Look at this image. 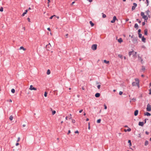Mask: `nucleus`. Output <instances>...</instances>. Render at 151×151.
Segmentation results:
<instances>
[{
    "instance_id": "1",
    "label": "nucleus",
    "mask_w": 151,
    "mask_h": 151,
    "mask_svg": "<svg viewBox=\"0 0 151 151\" xmlns=\"http://www.w3.org/2000/svg\"><path fill=\"white\" fill-rule=\"evenodd\" d=\"M136 82H134L132 83V85L133 86H137L138 88H139V80L137 78H135V79Z\"/></svg>"
},
{
    "instance_id": "2",
    "label": "nucleus",
    "mask_w": 151,
    "mask_h": 151,
    "mask_svg": "<svg viewBox=\"0 0 151 151\" xmlns=\"http://www.w3.org/2000/svg\"><path fill=\"white\" fill-rule=\"evenodd\" d=\"M146 110L147 111H151V106L149 104H148L147 106Z\"/></svg>"
},
{
    "instance_id": "3",
    "label": "nucleus",
    "mask_w": 151,
    "mask_h": 151,
    "mask_svg": "<svg viewBox=\"0 0 151 151\" xmlns=\"http://www.w3.org/2000/svg\"><path fill=\"white\" fill-rule=\"evenodd\" d=\"M97 45L96 44H93L91 46V49L93 50H96L97 49Z\"/></svg>"
},
{
    "instance_id": "4",
    "label": "nucleus",
    "mask_w": 151,
    "mask_h": 151,
    "mask_svg": "<svg viewBox=\"0 0 151 151\" xmlns=\"http://www.w3.org/2000/svg\"><path fill=\"white\" fill-rule=\"evenodd\" d=\"M116 20H117V19L116 18V16H114L113 17V20L111 21V23H114Z\"/></svg>"
},
{
    "instance_id": "5",
    "label": "nucleus",
    "mask_w": 151,
    "mask_h": 151,
    "mask_svg": "<svg viewBox=\"0 0 151 151\" xmlns=\"http://www.w3.org/2000/svg\"><path fill=\"white\" fill-rule=\"evenodd\" d=\"M29 89L30 90H37L36 88L34 87H33V86L32 85H31L30 86V87L29 88Z\"/></svg>"
},
{
    "instance_id": "6",
    "label": "nucleus",
    "mask_w": 151,
    "mask_h": 151,
    "mask_svg": "<svg viewBox=\"0 0 151 151\" xmlns=\"http://www.w3.org/2000/svg\"><path fill=\"white\" fill-rule=\"evenodd\" d=\"M137 52H135L134 51V52H132V57L134 58H136V54H137Z\"/></svg>"
},
{
    "instance_id": "7",
    "label": "nucleus",
    "mask_w": 151,
    "mask_h": 151,
    "mask_svg": "<svg viewBox=\"0 0 151 151\" xmlns=\"http://www.w3.org/2000/svg\"><path fill=\"white\" fill-rule=\"evenodd\" d=\"M137 6V4L136 3H133V6H132V10H134L135 9L136 7Z\"/></svg>"
},
{
    "instance_id": "8",
    "label": "nucleus",
    "mask_w": 151,
    "mask_h": 151,
    "mask_svg": "<svg viewBox=\"0 0 151 151\" xmlns=\"http://www.w3.org/2000/svg\"><path fill=\"white\" fill-rule=\"evenodd\" d=\"M144 124V122H139L138 125L139 126L143 127Z\"/></svg>"
},
{
    "instance_id": "9",
    "label": "nucleus",
    "mask_w": 151,
    "mask_h": 151,
    "mask_svg": "<svg viewBox=\"0 0 151 151\" xmlns=\"http://www.w3.org/2000/svg\"><path fill=\"white\" fill-rule=\"evenodd\" d=\"M133 42L134 43H137V40L136 38H134V37L133 38L132 40Z\"/></svg>"
},
{
    "instance_id": "10",
    "label": "nucleus",
    "mask_w": 151,
    "mask_h": 151,
    "mask_svg": "<svg viewBox=\"0 0 151 151\" xmlns=\"http://www.w3.org/2000/svg\"><path fill=\"white\" fill-rule=\"evenodd\" d=\"M138 60L140 62H141V63H142V61H143V60L142 59V58L140 57L139 55L138 57Z\"/></svg>"
},
{
    "instance_id": "11",
    "label": "nucleus",
    "mask_w": 151,
    "mask_h": 151,
    "mask_svg": "<svg viewBox=\"0 0 151 151\" xmlns=\"http://www.w3.org/2000/svg\"><path fill=\"white\" fill-rule=\"evenodd\" d=\"M142 18L143 19H144L145 20H147V19H148V17H147V16L146 15H145L142 17Z\"/></svg>"
},
{
    "instance_id": "12",
    "label": "nucleus",
    "mask_w": 151,
    "mask_h": 151,
    "mask_svg": "<svg viewBox=\"0 0 151 151\" xmlns=\"http://www.w3.org/2000/svg\"><path fill=\"white\" fill-rule=\"evenodd\" d=\"M138 110H136L134 112V115L135 116H136L138 115Z\"/></svg>"
},
{
    "instance_id": "13",
    "label": "nucleus",
    "mask_w": 151,
    "mask_h": 151,
    "mask_svg": "<svg viewBox=\"0 0 151 151\" xmlns=\"http://www.w3.org/2000/svg\"><path fill=\"white\" fill-rule=\"evenodd\" d=\"M144 115L145 116L146 115L147 116H150L151 115V114L148 112H146L145 113Z\"/></svg>"
},
{
    "instance_id": "14",
    "label": "nucleus",
    "mask_w": 151,
    "mask_h": 151,
    "mask_svg": "<svg viewBox=\"0 0 151 151\" xmlns=\"http://www.w3.org/2000/svg\"><path fill=\"white\" fill-rule=\"evenodd\" d=\"M100 96V94L99 93H97L95 94V96L96 97H99Z\"/></svg>"
},
{
    "instance_id": "15",
    "label": "nucleus",
    "mask_w": 151,
    "mask_h": 151,
    "mask_svg": "<svg viewBox=\"0 0 151 151\" xmlns=\"http://www.w3.org/2000/svg\"><path fill=\"white\" fill-rule=\"evenodd\" d=\"M118 41L120 43H121L123 42L121 38H120L118 39Z\"/></svg>"
},
{
    "instance_id": "16",
    "label": "nucleus",
    "mask_w": 151,
    "mask_h": 151,
    "mask_svg": "<svg viewBox=\"0 0 151 151\" xmlns=\"http://www.w3.org/2000/svg\"><path fill=\"white\" fill-rule=\"evenodd\" d=\"M27 10H26L25 11V12H24V13L22 14V17L24 16L25 14H27Z\"/></svg>"
},
{
    "instance_id": "17",
    "label": "nucleus",
    "mask_w": 151,
    "mask_h": 151,
    "mask_svg": "<svg viewBox=\"0 0 151 151\" xmlns=\"http://www.w3.org/2000/svg\"><path fill=\"white\" fill-rule=\"evenodd\" d=\"M144 34L145 35H147V30L146 29L144 30Z\"/></svg>"
},
{
    "instance_id": "18",
    "label": "nucleus",
    "mask_w": 151,
    "mask_h": 151,
    "mask_svg": "<svg viewBox=\"0 0 151 151\" xmlns=\"http://www.w3.org/2000/svg\"><path fill=\"white\" fill-rule=\"evenodd\" d=\"M132 52H134V50H132L131 51L129 52V56H130L131 55H132Z\"/></svg>"
},
{
    "instance_id": "19",
    "label": "nucleus",
    "mask_w": 151,
    "mask_h": 151,
    "mask_svg": "<svg viewBox=\"0 0 151 151\" xmlns=\"http://www.w3.org/2000/svg\"><path fill=\"white\" fill-rule=\"evenodd\" d=\"M51 110L52 111V114L53 115H54L56 113V111L55 110L52 111V109L51 108Z\"/></svg>"
},
{
    "instance_id": "20",
    "label": "nucleus",
    "mask_w": 151,
    "mask_h": 151,
    "mask_svg": "<svg viewBox=\"0 0 151 151\" xmlns=\"http://www.w3.org/2000/svg\"><path fill=\"white\" fill-rule=\"evenodd\" d=\"M146 40V39L144 37H142V42H145V40Z\"/></svg>"
},
{
    "instance_id": "21",
    "label": "nucleus",
    "mask_w": 151,
    "mask_h": 151,
    "mask_svg": "<svg viewBox=\"0 0 151 151\" xmlns=\"http://www.w3.org/2000/svg\"><path fill=\"white\" fill-rule=\"evenodd\" d=\"M89 23L91 27H93L94 25V24L91 21H90Z\"/></svg>"
},
{
    "instance_id": "22",
    "label": "nucleus",
    "mask_w": 151,
    "mask_h": 151,
    "mask_svg": "<svg viewBox=\"0 0 151 151\" xmlns=\"http://www.w3.org/2000/svg\"><path fill=\"white\" fill-rule=\"evenodd\" d=\"M134 27L135 28H137V29H138V24L137 23H136L135 24L134 26Z\"/></svg>"
},
{
    "instance_id": "23",
    "label": "nucleus",
    "mask_w": 151,
    "mask_h": 151,
    "mask_svg": "<svg viewBox=\"0 0 151 151\" xmlns=\"http://www.w3.org/2000/svg\"><path fill=\"white\" fill-rule=\"evenodd\" d=\"M104 63L107 64H109V61H107L106 60H104Z\"/></svg>"
},
{
    "instance_id": "24",
    "label": "nucleus",
    "mask_w": 151,
    "mask_h": 151,
    "mask_svg": "<svg viewBox=\"0 0 151 151\" xmlns=\"http://www.w3.org/2000/svg\"><path fill=\"white\" fill-rule=\"evenodd\" d=\"M19 50H25L26 49L24 48L23 47L21 46L20 47Z\"/></svg>"
},
{
    "instance_id": "25",
    "label": "nucleus",
    "mask_w": 151,
    "mask_h": 151,
    "mask_svg": "<svg viewBox=\"0 0 151 151\" xmlns=\"http://www.w3.org/2000/svg\"><path fill=\"white\" fill-rule=\"evenodd\" d=\"M131 131V129L130 128H129L127 129H125V132H126L127 131L130 132Z\"/></svg>"
},
{
    "instance_id": "26",
    "label": "nucleus",
    "mask_w": 151,
    "mask_h": 151,
    "mask_svg": "<svg viewBox=\"0 0 151 151\" xmlns=\"http://www.w3.org/2000/svg\"><path fill=\"white\" fill-rule=\"evenodd\" d=\"M9 119L11 121H12L13 119V117L11 115L9 116Z\"/></svg>"
},
{
    "instance_id": "27",
    "label": "nucleus",
    "mask_w": 151,
    "mask_h": 151,
    "mask_svg": "<svg viewBox=\"0 0 151 151\" xmlns=\"http://www.w3.org/2000/svg\"><path fill=\"white\" fill-rule=\"evenodd\" d=\"M50 70H48L47 72V75H49L50 74Z\"/></svg>"
},
{
    "instance_id": "28",
    "label": "nucleus",
    "mask_w": 151,
    "mask_h": 151,
    "mask_svg": "<svg viewBox=\"0 0 151 151\" xmlns=\"http://www.w3.org/2000/svg\"><path fill=\"white\" fill-rule=\"evenodd\" d=\"M141 16L142 17L144 16L145 15V14H144V12H141Z\"/></svg>"
},
{
    "instance_id": "29",
    "label": "nucleus",
    "mask_w": 151,
    "mask_h": 151,
    "mask_svg": "<svg viewBox=\"0 0 151 151\" xmlns=\"http://www.w3.org/2000/svg\"><path fill=\"white\" fill-rule=\"evenodd\" d=\"M15 91V90L13 88V89H12V90H11V92L12 93H14Z\"/></svg>"
},
{
    "instance_id": "30",
    "label": "nucleus",
    "mask_w": 151,
    "mask_h": 151,
    "mask_svg": "<svg viewBox=\"0 0 151 151\" xmlns=\"http://www.w3.org/2000/svg\"><path fill=\"white\" fill-rule=\"evenodd\" d=\"M101 121V119H99L97 120V122L98 123H100Z\"/></svg>"
},
{
    "instance_id": "31",
    "label": "nucleus",
    "mask_w": 151,
    "mask_h": 151,
    "mask_svg": "<svg viewBox=\"0 0 151 151\" xmlns=\"http://www.w3.org/2000/svg\"><path fill=\"white\" fill-rule=\"evenodd\" d=\"M3 11V7H1L0 8V11L2 12Z\"/></svg>"
},
{
    "instance_id": "32",
    "label": "nucleus",
    "mask_w": 151,
    "mask_h": 151,
    "mask_svg": "<svg viewBox=\"0 0 151 151\" xmlns=\"http://www.w3.org/2000/svg\"><path fill=\"white\" fill-rule=\"evenodd\" d=\"M102 17L103 18H105L106 17V16L105 14H104L103 13H102Z\"/></svg>"
},
{
    "instance_id": "33",
    "label": "nucleus",
    "mask_w": 151,
    "mask_h": 151,
    "mask_svg": "<svg viewBox=\"0 0 151 151\" xmlns=\"http://www.w3.org/2000/svg\"><path fill=\"white\" fill-rule=\"evenodd\" d=\"M139 37L140 38H142V35L141 34L139 33Z\"/></svg>"
},
{
    "instance_id": "34",
    "label": "nucleus",
    "mask_w": 151,
    "mask_h": 151,
    "mask_svg": "<svg viewBox=\"0 0 151 151\" xmlns=\"http://www.w3.org/2000/svg\"><path fill=\"white\" fill-rule=\"evenodd\" d=\"M118 56L119 57V58H123L122 56V55H121L119 54L118 55Z\"/></svg>"
},
{
    "instance_id": "35",
    "label": "nucleus",
    "mask_w": 151,
    "mask_h": 151,
    "mask_svg": "<svg viewBox=\"0 0 151 151\" xmlns=\"http://www.w3.org/2000/svg\"><path fill=\"white\" fill-rule=\"evenodd\" d=\"M50 46H51L50 43H49V44L46 45V47H50Z\"/></svg>"
},
{
    "instance_id": "36",
    "label": "nucleus",
    "mask_w": 151,
    "mask_h": 151,
    "mask_svg": "<svg viewBox=\"0 0 151 151\" xmlns=\"http://www.w3.org/2000/svg\"><path fill=\"white\" fill-rule=\"evenodd\" d=\"M47 93L46 92H45L44 93V96L45 97H46L47 96Z\"/></svg>"
},
{
    "instance_id": "37",
    "label": "nucleus",
    "mask_w": 151,
    "mask_h": 151,
    "mask_svg": "<svg viewBox=\"0 0 151 151\" xmlns=\"http://www.w3.org/2000/svg\"><path fill=\"white\" fill-rule=\"evenodd\" d=\"M150 12V11H149V10H147V11H146V13H147V15H148V16L149 17V12Z\"/></svg>"
},
{
    "instance_id": "38",
    "label": "nucleus",
    "mask_w": 151,
    "mask_h": 151,
    "mask_svg": "<svg viewBox=\"0 0 151 151\" xmlns=\"http://www.w3.org/2000/svg\"><path fill=\"white\" fill-rule=\"evenodd\" d=\"M54 16H55V15H52V16H51V17H50V19H52V18H53L54 17Z\"/></svg>"
},
{
    "instance_id": "39",
    "label": "nucleus",
    "mask_w": 151,
    "mask_h": 151,
    "mask_svg": "<svg viewBox=\"0 0 151 151\" xmlns=\"http://www.w3.org/2000/svg\"><path fill=\"white\" fill-rule=\"evenodd\" d=\"M128 143L129 144V147H130L132 145L131 142H128Z\"/></svg>"
},
{
    "instance_id": "40",
    "label": "nucleus",
    "mask_w": 151,
    "mask_h": 151,
    "mask_svg": "<svg viewBox=\"0 0 151 151\" xmlns=\"http://www.w3.org/2000/svg\"><path fill=\"white\" fill-rule=\"evenodd\" d=\"M129 36L130 37H131V38H133L134 37V35H132V36H131V35H129Z\"/></svg>"
},
{
    "instance_id": "41",
    "label": "nucleus",
    "mask_w": 151,
    "mask_h": 151,
    "mask_svg": "<svg viewBox=\"0 0 151 151\" xmlns=\"http://www.w3.org/2000/svg\"><path fill=\"white\" fill-rule=\"evenodd\" d=\"M104 109H106L107 108V107L105 104L104 105Z\"/></svg>"
},
{
    "instance_id": "42",
    "label": "nucleus",
    "mask_w": 151,
    "mask_h": 151,
    "mask_svg": "<svg viewBox=\"0 0 151 151\" xmlns=\"http://www.w3.org/2000/svg\"><path fill=\"white\" fill-rule=\"evenodd\" d=\"M101 87V85H98L97 86V88L98 89H99Z\"/></svg>"
},
{
    "instance_id": "43",
    "label": "nucleus",
    "mask_w": 151,
    "mask_h": 151,
    "mask_svg": "<svg viewBox=\"0 0 151 151\" xmlns=\"http://www.w3.org/2000/svg\"><path fill=\"white\" fill-rule=\"evenodd\" d=\"M137 21L139 23H140L141 22V21L139 20L138 19H137Z\"/></svg>"
},
{
    "instance_id": "44",
    "label": "nucleus",
    "mask_w": 151,
    "mask_h": 151,
    "mask_svg": "<svg viewBox=\"0 0 151 151\" xmlns=\"http://www.w3.org/2000/svg\"><path fill=\"white\" fill-rule=\"evenodd\" d=\"M145 70V68L144 67L142 66V70L143 71H144Z\"/></svg>"
},
{
    "instance_id": "45",
    "label": "nucleus",
    "mask_w": 151,
    "mask_h": 151,
    "mask_svg": "<svg viewBox=\"0 0 151 151\" xmlns=\"http://www.w3.org/2000/svg\"><path fill=\"white\" fill-rule=\"evenodd\" d=\"M123 93V92L122 91H120L119 92V94L120 95H121Z\"/></svg>"
},
{
    "instance_id": "46",
    "label": "nucleus",
    "mask_w": 151,
    "mask_h": 151,
    "mask_svg": "<svg viewBox=\"0 0 151 151\" xmlns=\"http://www.w3.org/2000/svg\"><path fill=\"white\" fill-rule=\"evenodd\" d=\"M68 116L70 119H71V115L70 114V115L69 116Z\"/></svg>"
},
{
    "instance_id": "47",
    "label": "nucleus",
    "mask_w": 151,
    "mask_h": 151,
    "mask_svg": "<svg viewBox=\"0 0 151 151\" xmlns=\"http://www.w3.org/2000/svg\"><path fill=\"white\" fill-rule=\"evenodd\" d=\"M76 122L75 120L74 119H72V122L73 123H74Z\"/></svg>"
},
{
    "instance_id": "48",
    "label": "nucleus",
    "mask_w": 151,
    "mask_h": 151,
    "mask_svg": "<svg viewBox=\"0 0 151 151\" xmlns=\"http://www.w3.org/2000/svg\"><path fill=\"white\" fill-rule=\"evenodd\" d=\"M149 94L150 95H151V89H150L149 90Z\"/></svg>"
},
{
    "instance_id": "49",
    "label": "nucleus",
    "mask_w": 151,
    "mask_h": 151,
    "mask_svg": "<svg viewBox=\"0 0 151 151\" xmlns=\"http://www.w3.org/2000/svg\"><path fill=\"white\" fill-rule=\"evenodd\" d=\"M132 100L134 101H136V99L134 98H133L132 99Z\"/></svg>"
},
{
    "instance_id": "50",
    "label": "nucleus",
    "mask_w": 151,
    "mask_h": 151,
    "mask_svg": "<svg viewBox=\"0 0 151 151\" xmlns=\"http://www.w3.org/2000/svg\"><path fill=\"white\" fill-rule=\"evenodd\" d=\"M147 120L148 119H145V122L144 123V124H145V123H146V120Z\"/></svg>"
},
{
    "instance_id": "51",
    "label": "nucleus",
    "mask_w": 151,
    "mask_h": 151,
    "mask_svg": "<svg viewBox=\"0 0 151 151\" xmlns=\"http://www.w3.org/2000/svg\"><path fill=\"white\" fill-rule=\"evenodd\" d=\"M146 0V1H147V6L148 5L149 1H148V0Z\"/></svg>"
},
{
    "instance_id": "52",
    "label": "nucleus",
    "mask_w": 151,
    "mask_h": 151,
    "mask_svg": "<svg viewBox=\"0 0 151 151\" xmlns=\"http://www.w3.org/2000/svg\"><path fill=\"white\" fill-rule=\"evenodd\" d=\"M148 142H145V145L146 146L148 144Z\"/></svg>"
},
{
    "instance_id": "53",
    "label": "nucleus",
    "mask_w": 151,
    "mask_h": 151,
    "mask_svg": "<svg viewBox=\"0 0 151 151\" xmlns=\"http://www.w3.org/2000/svg\"><path fill=\"white\" fill-rule=\"evenodd\" d=\"M141 29H139L138 30V34L139 33H140V32H141Z\"/></svg>"
},
{
    "instance_id": "54",
    "label": "nucleus",
    "mask_w": 151,
    "mask_h": 151,
    "mask_svg": "<svg viewBox=\"0 0 151 151\" xmlns=\"http://www.w3.org/2000/svg\"><path fill=\"white\" fill-rule=\"evenodd\" d=\"M20 138L19 137H18V139L17 140V142H19L20 140Z\"/></svg>"
},
{
    "instance_id": "55",
    "label": "nucleus",
    "mask_w": 151,
    "mask_h": 151,
    "mask_svg": "<svg viewBox=\"0 0 151 151\" xmlns=\"http://www.w3.org/2000/svg\"><path fill=\"white\" fill-rule=\"evenodd\" d=\"M75 133H78V130H77L75 132Z\"/></svg>"
},
{
    "instance_id": "56",
    "label": "nucleus",
    "mask_w": 151,
    "mask_h": 151,
    "mask_svg": "<svg viewBox=\"0 0 151 151\" xmlns=\"http://www.w3.org/2000/svg\"><path fill=\"white\" fill-rule=\"evenodd\" d=\"M27 20H28V22H30V19L29 18H27Z\"/></svg>"
},
{
    "instance_id": "57",
    "label": "nucleus",
    "mask_w": 151,
    "mask_h": 151,
    "mask_svg": "<svg viewBox=\"0 0 151 151\" xmlns=\"http://www.w3.org/2000/svg\"><path fill=\"white\" fill-rule=\"evenodd\" d=\"M70 130H69L68 131V134H70Z\"/></svg>"
},
{
    "instance_id": "58",
    "label": "nucleus",
    "mask_w": 151,
    "mask_h": 151,
    "mask_svg": "<svg viewBox=\"0 0 151 151\" xmlns=\"http://www.w3.org/2000/svg\"><path fill=\"white\" fill-rule=\"evenodd\" d=\"M82 111H83V110L82 109L81 110H80L79 111V112L80 113H81Z\"/></svg>"
},
{
    "instance_id": "59",
    "label": "nucleus",
    "mask_w": 151,
    "mask_h": 151,
    "mask_svg": "<svg viewBox=\"0 0 151 151\" xmlns=\"http://www.w3.org/2000/svg\"><path fill=\"white\" fill-rule=\"evenodd\" d=\"M145 22H143L142 23V25L143 26L144 25H145Z\"/></svg>"
},
{
    "instance_id": "60",
    "label": "nucleus",
    "mask_w": 151,
    "mask_h": 151,
    "mask_svg": "<svg viewBox=\"0 0 151 151\" xmlns=\"http://www.w3.org/2000/svg\"><path fill=\"white\" fill-rule=\"evenodd\" d=\"M19 145V143L18 142L16 144V146H18V145Z\"/></svg>"
},
{
    "instance_id": "61",
    "label": "nucleus",
    "mask_w": 151,
    "mask_h": 151,
    "mask_svg": "<svg viewBox=\"0 0 151 151\" xmlns=\"http://www.w3.org/2000/svg\"><path fill=\"white\" fill-rule=\"evenodd\" d=\"M47 29L48 30H49V31H50V28H47Z\"/></svg>"
},
{
    "instance_id": "62",
    "label": "nucleus",
    "mask_w": 151,
    "mask_h": 151,
    "mask_svg": "<svg viewBox=\"0 0 151 151\" xmlns=\"http://www.w3.org/2000/svg\"><path fill=\"white\" fill-rule=\"evenodd\" d=\"M82 89L83 90H85L84 88V87H83V86L82 87Z\"/></svg>"
},
{
    "instance_id": "63",
    "label": "nucleus",
    "mask_w": 151,
    "mask_h": 151,
    "mask_svg": "<svg viewBox=\"0 0 151 151\" xmlns=\"http://www.w3.org/2000/svg\"><path fill=\"white\" fill-rule=\"evenodd\" d=\"M75 3V1H73L72 2L71 4L73 5Z\"/></svg>"
},
{
    "instance_id": "64",
    "label": "nucleus",
    "mask_w": 151,
    "mask_h": 151,
    "mask_svg": "<svg viewBox=\"0 0 151 151\" xmlns=\"http://www.w3.org/2000/svg\"><path fill=\"white\" fill-rule=\"evenodd\" d=\"M129 20V19H126V22H127Z\"/></svg>"
}]
</instances>
